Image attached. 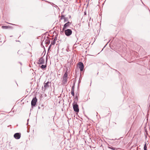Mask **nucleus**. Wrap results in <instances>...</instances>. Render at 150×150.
Here are the masks:
<instances>
[{
    "label": "nucleus",
    "mask_w": 150,
    "mask_h": 150,
    "mask_svg": "<svg viewBox=\"0 0 150 150\" xmlns=\"http://www.w3.org/2000/svg\"><path fill=\"white\" fill-rule=\"evenodd\" d=\"M67 72L66 71L64 74V75L63 76V80L62 81V83L63 85H65L66 84L67 82Z\"/></svg>",
    "instance_id": "f257e3e1"
},
{
    "label": "nucleus",
    "mask_w": 150,
    "mask_h": 150,
    "mask_svg": "<svg viewBox=\"0 0 150 150\" xmlns=\"http://www.w3.org/2000/svg\"><path fill=\"white\" fill-rule=\"evenodd\" d=\"M64 30L65 35L67 36H69L72 34V31L70 29H65Z\"/></svg>",
    "instance_id": "f03ea898"
},
{
    "label": "nucleus",
    "mask_w": 150,
    "mask_h": 150,
    "mask_svg": "<svg viewBox=\"0 0 150 150\" xmlns=\"http://www.w3.org/2000/svg\"><path fill=\"white\" fill-rule=\"evenodd\" d=\"M73 108L74 111L76 112H78L79 111V107L78 105L77 104H73Z\"/></svg>",
    "instance_id": "7ed1b4c3"
},
{
    "label": "nucleus",
    "mask_w": 150,
    "mask_h": 150,
    "mask_svg": "<svg viewBox=\"0 0 150 150\" xmlns=\"http://www.w3.org/2000/svg\"><path fill=\"white\" fill-rule=\"evenodd\" d=\"M71 24V23L69 22L66 23L64 25V27L62 30L64 31L68 27H69Z\"/></svg>",
    "instance_id": "20e7f679"
},
{
    "label": "nucleus",
    "mask_w": 150,
    "mask_h": 150,
    "mask_svg": "<svg viewBox=\"0 0 150 150\" xmlns=\"http://www.w3.org/2000/svg\"><path fill=\"white\" fill-rule=\"evenodd\" d=\"M37 102V99L35 97L33 98L31 102V105L32 106H35L36 104V103Z\"/></svg>",
    "instance_id": "39448f33"
},
{
    "label": "nucleus",
    "mask_w": 150,
    "mask_h": 150,
    "mask_svg": "<svg viewBox=\"0 0 150 150\" xmlns=\"http://www.w3.org/2000/svg\"><path fill=\"white\" fill-rule=\"evenodd\" d=\"M21 137V134L20 133H17L14 134V137L16 139H19Z\"/></svg>",
    "instance_id": "423d86ee"
},
{
    "label": "nucleus",
    "mask_w": 150,
    "mask_h": 150,
    "mask_svg": "<svg viewBox=\"0 0 150 150\" xmlns=\"http://www.w3.org/2000/svg\"><path fill=\"white\" fill-rule=\"evenodd\" d=\"M45 62L44 59L42 57L40 58L38 62V64H44L45 63Z\"/></svg>",
    "instance_id": "0eeeda50"
},
{
    "label": "nucleus",
    "mask_w": 150,
    "mask_h": 150,
    "mask_svg": "<svg viewBox=\"0 0 150 150\" xmlns=\"http://www.w3.org/2000/svg\"><path fill=\"white\" fill-rule=\"evenodd\" d=\"M45 81L44 83V84L45 88V89H46L49 87L50 86V83L49 81H48L47 83H45Z\"/></svg>",
    "instance_id": "6e6552de"
},
{
    "label": "nucleus",
    "mask_w": 150,
    "mask_h": 150,
    "mask_svg": "<svg viewBox=\"0 0 150 150\" xmlns=\"http://www.w3.org/2000/svg\"><path fill=\"white\" fill-rule=\"evenodd\" d=\"M79 67L81 71H82L83 69L84 66L82 62H79Z\"/></svg>",
    "instance_id": "1a4fd4ad"
},
{
    "label": "nucleus",
    "mask_w": 150,
    "mask_h": 150,
    "mask_svg": "<svg viewBox=\"0 0 150 150\" xmlns=\"http://www.w3.org/2000/svg\"><path fill=\"white\" fill-rule=\"evenodd\" d=\"M71 94H72V95L73 96H74V88H73V87H72V88L71 90Z\"/></svg>",
    "instance_id": "9d476101"
},
{
    "label": "nucleus",
    "mask_w": 150,
    "mask_h": 150,
    "mask_svg": "<svg viewBox=\"0 0 150 150\" xmlns=\"http://www.w3.org/2000/svg\"><path fill=\"white\" fill-rule=\"evenodd\" d=\"M47 67V65L46 64L42 65L40 67L42 69H45Z\"/></svg>",
    "instance_id": "9b49d317"
},
{
    "label": "nucleus",
    "mask_w": 150,
    "mask_h": 150,
    "mask_svg": "<svg viewBox=\"0 0 150 150\" xmlns=\"http://www.w3.org/2000/svg\"><path fill=\"white\" fill-rule=\"evenodd\" d=\"M2 28L3 29H8L10 28V27L8 26L3 25L2 26Z\"/></svg>",
    "instance_id": "f8f14e48"
},
{
    "label": "nucleus",
    "mask_w": 150,
    "mask_h": 150,
    "mask_svg": "<svg viewBox=\"0 0 150 150\" xmlns=\"http://www.w3.org/2000/svg\"><path fill=\"white\" fill-rule=\"evenodd\" d=\"M144 150H147L146 144V143H145V144L144 145Z\"/></svg>",
    "instance_id": "ddd939ff"
},
{
    "label": "nucleus",
    "mask_w": 150,
    "mask_h": 150,
    "mask_svg": "<svg viewBox=\"0 0 150 150\" xmlns=\"http://www.w3.org/2000/svg\"><path fill=\"white\" fill-rule=\"evenodd\" d=\"M109 148L110 149H112V150H117L116 148H114V147H109Z\"/></svg>",
    "instance_id": "4468645a"
},
{
    "label": "nucleus",
    "mask_w": 150,
    "mask_h": 150,
    "mask_svg": "<svg viewBox=\"0 0 150 150\" xmlns=\"http://www.w3.org/2000/svg\"><path fill=\"white\" fill-rule=\"evenodd\" d=\"M65 17L63 15H62L61 16V18L60 19L62 20V19H64L65 18Z\"/></svg>",
    "instance_id": "2eb2a0df"
},
{
    "label": "nucleus",
    "mask_w": 150,
    "mask_h": 150,
    "mask_svg": "<svg viewBox=\"0 0 150 150\" xmlns=\"http://www.w3.org/2000/svg\"><path fill=\"white\" fill-rule=\"evenodd\" d=\"M64 23L66 22L67 21V20H68V19H67V18H65L64 19Z\"/></svg>",
    "instance_id": "dca6fc26"
},
{
    "label": "nucleus",
    "mask_w": 150,
    "mask_h": 150,
    "mask_svg": "<svg viewBox=\"0 0 150 150\" xmlns=\"http://www.w3.org/2000/svg\"><path fill=\"white\" fill-rule=\"evenodd\" d=\"M54 43H52V44H53V45H54Z\"/></svg>",
    "instance_id": "f3484780"
}]
</instances>
